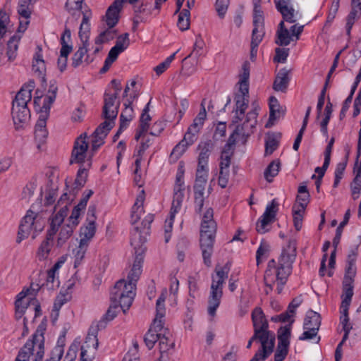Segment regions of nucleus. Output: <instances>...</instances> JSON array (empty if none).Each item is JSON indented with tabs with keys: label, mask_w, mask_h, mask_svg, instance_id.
<instances>
[{
	"label": "nucleus",
	"mask_w": 361,
	"mask_h": 361,
	"mask_svg": "<svg viewBox=\"0 0 361 361\" xmlns=\"http://www.w3.org/2000/svg\"><path fill=\"white\" fill-rule=\"evenodd\" d=\"M297 254V243L295 240H290L286 247H283L278 261L271 259L268 262L265 271L264 281L266 286L267 294L273 290L274 285L276 283V290L281 293L283 286L286 283L288 276L290 275Z\"/></svg>",
	"instance_id": "nucleus-1"
},
{
	"label": "nucleus",
	"mask_w": 361,
	"mask_h": 361,
	"mask_svg": "<svg viewBox=\"0 0 361 361\" xmlns=\"http://www.w3.org/2000/svg\"><path fill=\"white\" fill-rule=\"evenodd\" d=\"M250 63L248 61L243 62L239 74V94L235 97V115L232 123H242L245 119V112L249 104V78Z\"/></svg>",
	"instance_id": "nucleus-2"
},
{
	"label": "nucleus",
	"mask_w": 361,
	"mask_h": 361,
	"mask_svg": "<svg viewBox=\"0 0 361 361\" xmlns=\"http://www.w3.org/2000/svg\"><path fill=\"white\" fill-rule=\"evenodd\" d=\"M252 106L253 109L246 114V119L242 123H233L234 125H236L235 128L228 137V142L221 152V157H224V155H228V158L231 159L234 152V146L235 145V135L247 137L253 133V129L257 125V118L258 116L257 111L259 109V107L254 103L252 104Z\"/></svg>",
	"instance_id": "nucleus-3"
},
{
	"label": "nucleus",
	"mask_w": 361,
	"mask_h": 361,
	"mask_svg": "<svg viewBox=\"0 0 361 361\" xmlns=\"http://www.w3.org/2000/svg\"><path fill=\"white\" fill-rule=\"evenodd\" d=\"M230 267L228 263L224 267L216 266L215 275L212 276L210 294L208 298V314L214 316L223 296V286L228 278Z\"/></svg>",
	"instance_id": "nucleus-4"
},
{
	"label": "nucleus",
	"mask_w": 361,
	"mask_h": 361,
	"mask_svg": "<svg viewBox=\"0 0 361 361\" xmlns=\"http://www.w3.org/2000/svg\"><path fill=\"white\" fill-rule=\"evenodd\" d=\"M145 241V238L141 235V229L138 226H134L130 232V244L134 247L137 255L125 280L128 284L133 285L135 289L136 283L142 274V264L143 262V257L142 254L138 252L143 251L142 245Z\"/></svg>",
	"instance_id": "nucleus-5"
},
{
	"label": "nucleus",
	"mask_w": 361,
	"mask_h": 361,
	"mask_svg": "<svg viewBox=\"0 0 361 361\" xmlns=\"http://www.w3.org/2000/svg\"><path fill=\"white\" fill-rule=\"evenodd\" d=\"M44 226L45 221L41 216L31 210L27 211L20 224L16 243H21L30 235H32V238L35 239L38 233L44 229Z\"/></svg>",
	"instance_id": "nucleus-6"
},
{
	"label": "nucleus",
	"mask_w": 361,
	"mask_h": 361,
	"mask_svg": "<svg viewBox=\"0 0 361 361\" xmlns=\"http://www.w3.org/2000/svg\"><path fill=\"white\" fill-rule=\"evenodd\" d=\"M44 353V338L43 333L39 330L33 334L32 338L28 340L19 351L15 361H29L31 355L35 361H40Z\"/></svg>",
	"instance_id": "nucleus-7"
},
{
	"label": "nucleus",
	"mask_w": 361,
	"mask_h": 361,
	"mask_svg": "<svg viewBox=\"0 0 361 361\" xmlns=\"http://www.w3.org/2000/svg\"><path fill=\"white\" fill-rule=\"evenodd\" d=\"M135 288L125 279L118 281L111 291V302L119 304L124 313L131 306L135 296Z\"/></svg>",
	"instance_id": "nucleus-8"
},
{
	"label": "nucleus",
	"mask_w": 361,
	"mask_h": 361,
	"mask_svg": "<svg viewBox=\"0 0 361 361\" xmlns=\"http://www.w3.org/2000/svg\"><path fill=\"white\" fill-rule=\"evenodd\" d=\"M321 325L320 314L314 311L310 310L307 312L305 318L303 334L299 337L300 341L311 340L317 338L316 343H319L320 337L317 336L318 331Z\"/></svg>",
	"instance_id": "nucleus-9"
},
{
	"label": "nucleus",
	"mask_w": 361,
	"mask_h": 361,
	"mask_svg": "<svg viewBox=\"0 0 361 361\" xmlns=\"http://www.w3.org/2000/svg\"><path fill=\"white\" fill-rule=\"evenodd\" d=\"M96 207L90 206L87 214L86 224L80 230V243H85L87 245L93 238L96 232Z\"/></svg>",
	"instance_id": "nucleus-10"
},
{
	"label": "nucleus",
	"mask_w": 361,
	"mask_h": 361,
	"mask_svg": "<svg viewBox=\"0 0 361 361\" xmlns=\"http://www.w3.org/2000/svg\"><path fill=\"white\" fill-rule=\"evenodd\" d=\"M278 207L279 204L275 199L267 206L265 212L256 224L257 233L264 234L269 231V226L275 221Z\"/></svg>",
	"instance_id": "nucleus-11"
},
{
	"label": "nucleus",
	"mask_w": 361,
	"mask_h": 361,
	"mask_svg": "<svg viewBox=\"0 0 361 361\" xmlns=\"http://www.w3.org/2000/svg\"><path fill=\"white\" fill-rule=\"evenodd\" d=\"M293 320L290 321L288 326L281 327L278 331V345L274 355L275 361H283L288 352L290 336V327Z\"/></svg>",
	"instance_id": "nucleus-12"
},
{
	"label": "nucleus",
	"mask_w": 361,
	"mask_h": 361,
	"mask_svg": "<svg viewBox=\"0 0 361 361\" xmlns=\"http://www.w3.org/2000/svg\"><path fill=\"white\" fill-rule=\"evenodd\" d=\"M252 320L254 333L257 332V334L263 335L264 338L269 340L272 336L275 337L274 334L268 330L269 324L261 308L256 307L254 309L252 312Z\"/></svg>",
	"instance_id": "nucleus-13"
},
{
	"label": "nucleus",
	"mask_w": 361,
	"mask_h": 361,
	"mask_svg": "<svg viewBox=\"0 0 361 361\" xmlns=\"http://www.w3.org/2000/svg\"><path fill=\"white\" fill-rule=\"evenodd\" d=\"M87 133H84L75 140L71 153L70 164H82L85 161L89 146L87 142Z\"/></svg>",
	"instance_id": "nucleus-14"
},
{
	"label": "nucleus",
	"mask_w": 361,
	"mask_h": 361,
	"mask_svg": "<svg viewBox=\"0 0 361 361\" xmlns=\"http://www.w3.org/2000/svg\"><path fill=\"white\" fill-rule=\"evenodd\" d=\"M40 114L35 127V140L37 143L38 149L46 142L48 131L47 129V120L49 117V111L39 109Z\"/></svg>",
	"instance_id": "nucleus-15"
},
{
	"label": "nucleus",
	"mask_w": 361,
	"mask_h": 361,
	"mask_svg": "<svg viewBox=\"0 0 361 361\" xmlns=\"http://www.w3.org/2000/svg\"><path fill=\"white\" fill-rule=\"evenodd\" d=\"M200 130L188 127L183 139L173 148L170 157L172 159H178L186 150L187 147L192 145L197 139Z\"/></svg>",
	"instance_id": "nucleus-16"
},
{
	"label": "nucleus",
	"mask_w": 361,
	"mask_h": 361,
	"mask_svg": "<svg viewBox=\"0 0 361 361\" xmlns=\"http://www.w3.org/2000/svg\"><path fill=\"white\" fill-rule=\"evenodd\" d=\"M120 102L116 94H111L110 92H105L104 95V106L102 111V116L106 120L114 121L116 119Z\"/></svg>",
	"instance_id": "nucleus-17"
},
{
	"label": "nucleus",
	"mask_w": 361,
	"mask_h": 361,
	"mask_svg": "<svg viewBox=\"0 0 361 361\" xmlns=\"http://www.w3.org/2000/svg\"><path fill=\"white\" fill-rule=\"evenodd\" d=\"M164 324V319L154 318L152 324L144 338L145 343L149 349H152L156 342L159 340L165 329Z\"/></svg>",
	"instance_id": "nucleus-18"
},
{
	"label": "nucleus",
	"mask_w": 361,
	"mask_h": 361,
	"mask_svg": "<svg viewBox=\"0 0 361 361\" xmlns=\"http://www.w3.org/2000/svg\"><path fill=\"white\" fill-rule=\"evenodd\" d=\"M114 121L106 120L102 122L94 131L92 135V150L96 151L103 145L104 139L106 137L110 130L113 128Z\"/></svg>",
	"instance_id": "nucleus-19"
},
{
	"label": "nucleus",
	"mask_w": 361,
	"mask_h": 361,
	"mask_svg": "<svg viewBox=\"0 0 361 361\" xmlns=\"http://www.w3.org/2000/svg\"><path fill=\"white\" fill-rule=\"evenodd\" d=\"M58 91V87L55 80H51L49 82V90L47 95L45 96L43 104L41 106L42 96H36L34 97V104L37 111L39 109H43L49 111L50 106L55 101L56 93Z\"/></svg>",
	"instance_id": "nucleus-20"
},
{
	"label": "nucleus",
	"mask_w": 361,
	"mask_h": 361,
	"mask_svg": "<svg viewBox=\"0 0 361 361\" xmlns=\"http://www.w3.org/2000/svg\"><path fill=\"white\" fill-rule=\"evenodd\" d=\"M34 88L35 82L32 80L24 85L16 95L13 101L12 107L28 108L27 103L30 102L32 99V92Z\"/></svg>",
	"instance_id": "nucleus-21"
},
{
	"label": "nucleus",
	"mask_w": 361,
	"mask_h": 361,
	"mask_svg": "<svg viewBox=\"0 0 361 361\" xmlns=\"http://www.w3.org/2000/svg\"><path fill=\"white\" fill-rule=\"evenodd\" d=\"M126 0H115L108 8L103 20L109 28H113L118 22L119 13L123 8V4Z\"/></svg>",
	"instance_id": "nucleus-22"
},
{
	"label": "nucleus",
	"mask_w": 361,
	"mask_h": 361,
	"mask_svg": "<svg viewBox=\"0 0 361 361\" xmlns=\"http://www.w3.org/2000/svg\"><path fill=\"white\" fill-rule=\"evenodd\" d=\"M215 235L200 233V247L204 264L209 267L211 265V256L213 252V246Z\"/></svg>",
	"instance_id": "nucleus-23"
},
{
	"label": "nucleus",
	"mask_w": 361,
	"mask_h": 361,
	"mask_svg": "<svg viewBox=\"0 0 361 361\" xmlns=\"http://www.w3.org/2000/svg\"><path fill=\"white\" fill-rule=\"evenodd\" d=\"M54 246V236H49L47 234L46 238L40 243L38 246L35 258L37 261L45 262L49 259L52 253Z\"/></svg>",
	"instance_id": "nucleus-24"
},
{
	"label": "nucleus",
	"mask_w": 361,
	"mask_h": 361,
	"mask_svg": "<svg viewBox=\"0 0 361 361\" xmlns=\"http://www.w3.org/2000/svg\"><path fill=\"white\" fill-rule=\"evenodd\" d=\"M37 1V0H19L18 13L20 17L25 19L24 24L22 21H20L19 31H25L26 30L27 25L29 23L27 19L30 17L33 5Z\"/></svg>",
	"instance_id": "nucleus-25"
},
{
	"label": "nucleus",
	"mask_w": 361,
	"mask_h": 361,
	"mask_svg": "<svg viewBox=\"0 0 361 361\" xmlns=\"http://www.w3.org/2000/svg\"><path fill=\"white\" fill-rule=\"evenodd\" d=\"M276 8L281 13L285 21L293 23L295 22V10L290 0H274Z\"/></svg>",
	"instance_id": "nucleus-26"
},
{
	"label": "nucleus",
	"mask_w": 361,
	"mask_h": 361,
	"mask_svg": "<svg viewBox=\"0 0 361 361\" xmlns=\"http://www.w3.org/2000/svg\"><path fill=\"white\" fill-rule=\"evenodd\" d=\"M184 180H183V171L179 170L176 174V183L173 188V199L172 203H174V207L182 205L183 200L184 197Z\"/></svg>",
	"instance_id": "nucleus-27"
},
{
	"label": "nucleus",
	"mask_w": 361,
	"mask_h": 361,
	"mask_svg": "<svg viewBox=\"0 0 361 361\" xmlns=\"http://www.w3.org/2000/svg\"><path fill=\"white\" fill-rule=\"evenodd\" d=\"M231 159L228 158V155H224V157H221L219 163V175L218 178V184L222 188L227 187L229 181L230 171L229 167L231 165Z\"/></svg>",
	"instance_id": "nucleus-28"
},
{
	"label": "nucleus",
	"mask_w": 361,
	"mask_h": 361,
	"mask_svg": "<svg viewBox=\"0 0 361 361\" xmlns=\"http://www.w3.org/2000/svg\"><path fill=\"white\" fill-rule=\"evenodd\" d=\"M90 331L88 333V335L86 338L85 345H82L81 347V353H80V361H92L93 359V355L88 354V351L87 348L90 347V343L92 341V347L94 349H97L98 346V340L97 339V336L95 334L97 329L94 327H91Z\"/></svg>",
	"instance_id": "nucleus-29"
},
{
	"label": "nucleus",
	"mask_w": 361,
	"mask_h": 361,
	"mask_svg": "<svg viewBox=\"0 0 361 361\" xmlns=\"http://www.w3.org/2000/svg\"><path fill=\"white\" fill-rule=\"evenodd\" d=\"M11 114L16 129L23 128V125L27 123L30 118L28 108L12 107Z\"/></svg>",
	"instance_id": "nucleus-30"
},
{
	"label": "nucleus",
	"mask_w": 361,
	"mask_h": 361,
	"mask_svg": "<svg viewBox=\"0 0 361 361\" xmlns=\"http://www.w3.org/2000/svg\"><path fill=\"white\" fill-rule=\"evenodd\" d=\"M290 70L286 68L281 69L277 73L273 84V88L276 91L285 92L290 80L289 74Z\"/></svg>",
	"instance_id": "nucleus-31"
},
{
	"label": "nucleus",
	"mask_w": 361,
	"mask_h": 361,
	"mask_svg": "<svg viewBox=\"0 0 361 361\" xmlns=\"http://www.w3.org/2000/svg\"><path fill=\"white\" fill-rule=\"evenodd\" d=\"M214 148V143L211 140L201 141L197 147L200 151L198 164L208 165V159Z\"/></svg>",
	"instance_id": "nucleus-32"
},
{
	"label": "nucleus",
	"mask_w": 361,
	"mask_h": 361,
	"mask_svg": "<svg viewBox=\"0 0 361 361\" xmlns=\"http://www.w3.org/2000/svg\"><path fill=\"white\" fill-rule=\"evenodd\" d=\"M276 35L275 43L281 47L288 46L293 40V36L290 34L288 29L285 27L283 20L279 23Z\"/></svg>",
	"instance_id": "nucleus-33"
},
{
	"label": "nucleus",
	"mask_w": 361,
	"mask_h": 361,
	"mask_svg": "<svg viewBox=\"0 0 361 361\" xmlns=\"http://www.w3.org/2000/svg\"><path fill=\"white\" fill-rule=\"evenodd\" d=\"M145 201V193L144 190L137 195L136 201L132 207L131 213V223L135 224L140 219L142 214H144L143 203Z\"/></svg>",
	"instance_id": "nucleus-34"
},
{
	"label": "nucleus",
	"mask_w": 361,
	"mask_h": 361,
	"mask_svg": "<svg viewBox=\"0 0 361 361\" xmlns=\"http://www.w3.org/2000/svg\"><path fill=\"white\" fill-rule=\"evenodd\" d=\"M208 177L207 165L198 164L194 189L204 190Z\"/></svg>",
	"instance_id": "nucleus-35"
},
{
	"label": "nucleus",
	"mask_w": 361,
	"mask_h": 361,
	"mask_svg": "<svg viewBox=\"0 0 361 361\" xmlns=\"http://www.w3.org/2000/svg\"><path fill=\"white\" fill-rule=\"evenodd\" d=\"M23 31H19L18 32H23ZM22 35L20 33H16L13 36H12L7 43V51L6 55L8 56V59L10 61H13L17 56V51L18 49V45L21 39Z\"/></svg>",
	"instance_id": "nucleus-36"
},
{
	"label": "nucleus",
	"mask_w": 361,
	"mask_h": 361,
	"mask_svg": "<svg viewBox=\"0 0 361 361\" xmlns=\"http://www.w3.org/2000/svg\"><path fill=\"white\" fill-rule=\"evenodd\" d=\"M42 48L38 46L37 51L33 56L32 71L38 75L39 77L43 76L46 71L45 62L42 54Z\"/></svg>",
	"instance_id": "nucleus-37"
},
{
	"label": "nucleus",
	"mask_w": 361,
	"mask_h": 361,
	"mask_svg": "<svg viewBox=\"0 0 361 361\" xmlns=\"http://www.w3.org/2000/svg\"><path fill=\"white\" fill-rule=\"evenodd\" d=\"M87 42H82V46L80 47L78 50L75 51L72 58V66L75 68L79 66L83 63H90L87 53Z\"/></svg>",
	"instance_id": "nucleus-38"
},
{
	"label": "nucleus",
	"mask_w": 361,
	"mask_h": 361,
	"mask_svg": "<svg viewBox=\"0 0 361 361\" xmlns=\"http://www.w3.org/2000/svg\"><path fill=\"white\" fill-rule=\"evenodd\" d=\"M121 307L119 304L111 302V305L103 318L99 322L97 327L104 328L106 322L113 320L117 315Z\"/></svg>",
	"instance_id": "nucleus-39"
},
{
	"label": "nucleus",
	"mask_w": 361,
	"mask_h": 361,
	"mask_svg": "<svg viewBox=\"0 0 361 361\" xmlns=\"http://www.w3.org/2000/svg\"><path fill=\"white\" fill-rule=\"evenodd\" d=\"M355 261L356 254L353 252L348 257V266L345 269V274L343 281L353 282L356 274Z\"/></svg>",
	"instance_id": "nucleus-40"
},
{
	"label": "nucleus",
	"mask_w": 361,
	"mask_h": 361,
	"mask_svg": "<svg viewBox=\"0 0 361 361\" xmlns=\"http://www.w3.org/2000/svg\"><path fill=\"white\" fill-rule=\"evenodd\" d=\"M182 205H179L177 207H174V203H172L170 214H169V218L166 219L165 224H164V231H165V242L168 243L169 241V239L171 238L170 233L172 231L173 220L175 218V215L176 213H178Z\"/></svg>",
	"instance_id": "nucleus-41"
},
{
	"label": "nucleus",
	"mask_w": 361,
	"mask_h": 361,
	"mask_svg": "<svg viewBox=\"0 0 361 361\" xmlns=\"http://www.w3.org/2000/svg\"><path fill=\"white\" fill-rule=\"evenodd\" d=\"M255 340H259L260 341L261 345H262L261 350H262V351L265 352L266 348L274 347V343H275V337L274 336H272L271 340H269L267 338H264V336L263 335H259V334H257V332H255L254 335L251 337V338L249 340V341L247 343V348H248V349L250 348L252 342Z\"/></svg>",
	"instance_id": "nucleus-42"
},
{
	"label": "nucleus",
	"mask_w": 361,
	"mask_h": 361,
	"mask_svg": "<svg viewBox=\"0 0 361 361\" xmlns=\"http://www.w3.org/2000/svg\"><path fill=\"white\" fill-rule=\"evenodd\" d=\"M125 109L121 114L120 120V130H123V129L126 128L129 122L133 118V109L131 106V102H128V103H125Z\"/></svg>",
	"instance_id": "nucleus-43"
},
{
	"label": "nucleus",
	"mask_w": 361,
	"mask_h": 361,
	"mask_svg": "<svg viewBox=\"0 0 361 361\" xmlns=\"http://www.w3.org/2000/svg\"><path fill=\"white\" fill-rule=\"evenodd\" d=\"M89 245L85 243H79V245L73 250L74 267H78L82 264L85 258Z\"/></svg>",
	"instance_id": "nucleus-44"
},
{
	"label": "nucleus",
	"mask_w": 361,
	"mask_h": 361,
	"mask_svg": "<svg viewBox=\"0 0 361 361\" xmlns=\"http://www.w3.org/2000/svg\"><path fill=\"white\" fill-rule=\"evenodd\" d=\"M170 333L168 329L165 328L162 335L159 340V351L168 352L173 348L174 345L173 341L170 338Z\"/></svg>",
	"instance_id": "nucleus-45"
},
{
	"label": "nucleus",
	"mask_w": 361,
	"mask_h": 361,
	"mask_svg": "<svg viewBox=\"0 0 361 361\" xmlns=\"http://www.w3.org/2000/svg\"><path fill=\"white\" fill-rule=\"evenodd\" d=\"M280 166L281 164L279 160H274L268 165L267 168L264 171V176L269 183H271L273 181V178L278 175Z\"/></svg>",
	"instance_id": "nucleus-46"
},
{
	"label": "nucleus",
	"mask_w": 361,
	"mask_h": 361,
	"mask_svg": "<svg viewBox=\"0 0 361 361\" xmlns=\"http://www.w3.org/2000/svg\"><path fill=\"white\" fill-rule=\"evenodd\" d=\"M280 135L269 134L265 142V154H271L278 147Z\"/></svg>",
	"instance_id": "nucleus-47"
},
{
	"label": "nucleus",
	"mask_w": 361,
	"mask_h": 361,
	"mask_svg": "<svg viewBox=\"0 0 361 361\" xmlns=\"http://www.w3.org/2000/svg\"><path fill=\"white\" fill-rule=\"evenodd\" d=\"M201 109L197 116L193 119L192 123L189 126L191 128L201 130L207 118V111L204 102L201 103Z\"/></svg>",
	"instance_id": "nucleus-48"
},
{
	"label": "nucleus",
	"mask_w": 361,
	"mask_h": 361,
	"mask_svg": "<svg viewBox=\"0 0 361 361\" xmlns=\"http://www.w3.org/2000/svg\"><path fill=\"white\" fill-rule=\"evenodd\" d=\"M74 228L75 226H73L69 224L63 226L57 238L58 246H62L67 241V240L69 239L73 233Z\"/></svg>",
	"instance_id": "nucleus-49"
},
{
	"label": "nucleus",
	"mask_w": 361,
	"mask_h": 361,
	"mask_svg": "<svg viewBox=\"0 0 361 361\" xmlns=\"http://www.w3.org/2000/svg\"><path fill=\"white\" fill-rule=\"evenodd\" d=\"M190 12L188 9H183L180 11L177 22V26L181 31H185L190 28Z\"/></svg>",
	"instance_id": "nucleus-50"
},
{
	"label": "nucleus",
	"mask_w": 361,
	"mask_h": 361,
	"mask_svg": "<svg viewBox=\"0 0 361 361\" xmlns=\"http://www.w3.org/2000/svg\"><path fill=\"white\" fill-rule=\"evenodd\" d=\"M280 104L277 99L274 97H271L269 99V119L266 124V127H269L273 124L274 121L277 118L276 113L279 114Z\"/></svg>",
	"instance_id": "nucleus-51"
},
{
	"label": "nucleus",
	"mask_w": 361,
	"mask_h": 361,
	"mask_svg": "<svg viewBox=\"0 0 361 361\" xmlns=\"http://www.w3.org/2000/svg\"><path fill=\"white\" fill-rule=\"evenodd\" d=\"M83 1L84 0H67L65 8L70 14L75 16L84 9Z\"/></svg>",
	"instance_id": "nucleus-52"
},
{
	"label": "nucleus",
	"mask_w": 361,
	"mask_h": 361,
	"mask_svg": "<svg viewBox=\"0 0 361 361\" xmlns=\"http://www.w3.org/2000/svg\"><path fill=\"white\" fill-rule=\"evenodd\" d=\"M167 291L164 289L156 302V316L155 317L164 319L165 317L166 309L164 302L166 298Z\"/></svg>",
	"instance_id": "nucleus-53"
},
{
	"label": "nucleus",
	"mask_w": 361,
	"mask_h": 361,
	"mask_svg": "<svg viewBox=\"0 0 361 361\" xmlns=\"http://www.w3.org/2000/svg\"><path fill=\"white\" fill-rule=\"evenodd\" d=\"M116 35V30L108 27L107 29L100 32V34L95 39V44L97 45H102L104 43L112 40Z\"/></svg>",
	"instance_id": "nucleus-54"
},
{
	"label": "nucleus",
	"mask_w": 361,
	"mask_h": 361,
	"mask_svg": "<svg viewBox=\"0 0 361 361\" xmlns=\"http://www.w3.org/2000/svg\"><path fill=\"white\" fill-rule=\"evenodd\" d=\"M119 54H121L120 51L112 47L110 49L106 59H105L104 64L101 68L100 73H104L108 71L112 63L117 59Z\"/></svg>",
	"instance_id": "nucleus-55"
},
{
	"label": "nucleus",
	"mask_w": 361,
	"mask_h": 361,
	"mask_svg": "<svg viewBox=\"0 0 361 361\" xmlns=\"http://www.w3.org/2000/svg\"><path fill=\"white\" fill-rule=\"evenodd\" d=\"M305 211V209H304L302 207H300V209L297 208L296 207H293V223L294 226L298 231H299L302 228Z\"/></svg>",
	"instance_id": "nucleus-56"
},
{
	"label": "nucleus",
	"mask_w": 361,
	"mask_h": 361,
	"mask_svg": "<svg viewBox=\"0 0 361 361\" xmlns=\"http://www.w3.org/2000/svg\"><path fill=\"white\" fill-rule=\"evenodd\" d=\"M352 197L354 200L360 197L361 192V169H358L357 175L355 176L353 183H351Z\"/></svg>",
	"instance_id": "nucleus-57"
},
{
	"label": "nucleus",
	"mask_w": 361,
	"mask_h": 361,
	"mask_svg": "<svg viewBox=\"0 0 361 361\" xmlns=\"http://www.w3.org/2000/svg\"><path fill=\"white\" fill-rule=\"evenodd\" d=\"M30 292V289H27L26 290H22L17 295V299L15 302L16 311L18 312H23L25 309L27 307V302H25L24 300L28 295Z\"/></svg>",
	"instance_id": "nucleus-58"
},
{
	"label": "nucleus",
	"mask_w": 361,
	"mask_h": 361,
	"mask_svg": "<svg viewBox=\"0 0 361 361\" xmlns=\"http://www.w3.org/2000/svg\"><path fill=\"white\" fill-rule=\"evenodd\" d=\"M129 44V35L128 33H125L118 37L116 44L113 47L121 53L128 47Z\"/></svg>",
	"instance_id": "nucleus-59"
},
{
	"label": "nucleus",
	"mask_w": 361,
	"mask_h": 361,
	"mask_svg": "<svg viewBox=\"0 0 361 361\" xmlns=\"http://www.w3.org/2000/svg\"><path fill=\"white\" fill-rule=\"evenodd\" d=\"M64 219H63L58 214H55L51 219L50 228L47 231V234H49V236H54L56 233L59 230L60 225L62 224Z\"/></svg>",
	"instance_id": "nucleus-60"
},
{
	"label": "nucleus",
	"mask_w": 361,
	"mask_h": 361,
	"mask_svg": "<svg viewBox=\"0 0 361 361\" xmlns=\"http://www.w3.org/2000/svg\"><path fill=\"white\" fill-rule=\"evenodd\" d=\"M195 210L200 213L202 210L204 201V190L194 189Z\"/></svg>",
	"instance_id": "nucleus-61"
},
{
	"label": "nucleus",
	"mask_w": 361,
	"mask_h": 361,
	"mask_svg": "<svg viewBox=\"0 0 361 361\" xmlns=\"http://www.w3.org/2000/svg\"><path fill=\"white\" fill-rule=\"evenodd\" d=\"M204 42L200 38H197L195 40V42L193 46L192 51L190 52V54L187 56L183 61H185L187 59L190 57H194L196 59H198V58L202 55V51L203 49Z\"/></svg>",
	"instance_id": "nucleus-62"
},
{
	"label": "nucleus",
	"mask_w": 361,
	"mask_h": 361,
	"mask_svg": "<svg viewBox=\"0 0 361 361\" xmlns=\"http://www.w3.org/2000/svg\"><path fill=\"white\" fill-rule=\"evenodd\" d=\"M177 52L178 51L174 52L173 54L167 57L164 61L159 63L154 68V71L158 75L162 74L169 67L171 63L175 59V56Z\"/></svg>",
	"instance_id": "nucleus-63"
},
{
	"label": "nucleus",
	"mask_w": 361,
	"mask_h": 361,
	"mask_svg": "<svg viewBox=\"0 0 361 361\" xmlns=\"http://www.w3.org/2000/svg\"><path fill=\"white\" fill-rule=\"evenodd\" d=\"M87 177V173L86 169L84 168H80L78 171L77 177L74 183V184L76 185L75 188H77L78 190L84 186L86 183Z\"/></svg>",
	"instance_id": "nucleus-64"
}]
</instances>
